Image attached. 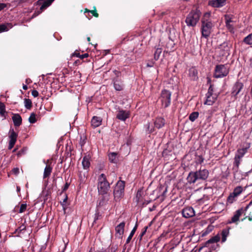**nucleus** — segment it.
Wrapping results in <instances>:
<instances>
[{"instance_id": "51", "label": "nucleus", "mask_w": 252, "mask_h": 252, "mask_svg": "<svg viewBox=\"0 0 252 252\" xmlns=\"http://www.w3.org/2000/svg\"><path fill=\"white\" fill-rule=\"evenodd\" d=\"M89 56L88 54L85 53L82 55H80V56H79V58L81 59H83L84 58H87Z\"/></svg>"}, {"instance_id": "2", "label": "nucleus", "mask_w": 252, "mask_h": 252, "mask_svg": "<svg viewBox=\"0 0 252 252\" xmlns=\"http://www.w3.org/2000/svg\"><path fill=\"white\" fill-rule=\"evenodd\" d=\"M201 16V12L197 9L192 10L187 15L185 23L188 27H195Z\"/></svg>"}, {"instance_id": "40", "label": "nucleus", "mask_w": 252, "mask_h": 252, "mask_svg": "<svg viewBox=\"0 0 252 252\" xmlns=\"http://www.w3.org/2000/svg\"><path fill=\"white\" fill-rule=\"evenodd\" d=\"M235 197L236 196L233 193L230 194L227 198L228 202L230 203H233Z\"/></svg>"}, {"instance_id": "54", "label": "nucleus", "mask_w": 252, "mask_h": 252, "mask_svg": "<svg viewBox=\"0 0 252 252\" xmlns=\"http://www.w3.org/2000/svg\"><path fill=\"white\" fill-rule=\"evenodd\" d=\"M69 183L66 182L63 188V190L65 191L66 189H67L69 186Z\"/></svg>"}, {"instance_id": "6", "label": "nucleus", "mask_w": 252, "mask_h": 252, "mask_svg": "<svg viewBox=\"0 0 252 252\" xmlns=\"http://www.w3.org/2000/svg\"><path fill=\"white\" fill-rule=\"evenodd\" d=\"M229 70L225 65H217L215 68L214 77L217 78H222L226 76Z\"/></svg>"}, {"instance_id": "21", "label": "nucleus", "mask_w": 252, "mask_h": 252, "mask_svg": "<svg viewBox=\"0 0 252 252\" xmlns=\"http://www.w3.org/2000/svg\"><path fill=\"white\" fill-rule=\"evenodd\" d=\"M102 122V119L100 117L94 116L91 121L92 126L94 127L99 126Z\"/></svg>"}, {"instance_id": "42", "label": "nucleus", "mask_w": 252, "mask_h": 252, "mask_svg": "<svg viewBox=\"0 0 252 252\" xmlns=\"http://www.w3.org/2000/svg\"><path fill=\"white\" fill-rule=\"evenodd\" d=\"M27 208V204H22L20 206V209L19 212L20 213H22L24 212Z\"/></svg>"}, {"instance_id": "9", "label": "nucleus", "mask_w": 252, "mask_h": 252, "mask_svg": "<svg viewBox=\"0 0 252 252\" xmlns=\"http://www.w3.org/2000/svg\"><path fill=\"white\" fill-rule=\"evenodd\" d=\"M225 21V25L227 29L232 33H234L235 30L234 26L232 24L233 22L232 20V16L231 15H225L224 16Z\"/></svg>"}, {"instance_id": "5", "label": "nucleus", "mask_w": 252, "mask_h": 252, "mask_svg": "<svg viewBox=\"0 0 252 252\" xmlns=\"http://www.w3.org/2000/svg\"><path fill=\"white\" fill-rule=\"evenodd\" d=\"M171 95V93L169 91L163 90L161 91L159 99L163 107H167L170 104Z\"/></svg>"}, {"instance_id": "44", "label": "nucleus", "mask_w": 252, "mask_h": 252, "mask_svg": "<svg viewBox=\"0 0 252 252\" xmlns=\"http://www.w3.org/2000/svg\"><path fill=\"white\" fill-rule=\"evenodd\" d=\"M26 229V226L24 224H22L17 229H16V231L17 233H20L22 231L25 230Z\"/></svg>"}, {"instance_id": "32", "label": "nucleus", "mask_w": 252, "mask_h": 252, "mask_svg": "<svg viewBox=\"0 0 252 252\" xmlns=\"http://www.w3.org/2000/svg\"><path fill=\"white\" fill-rule=\"evenodd\" d=\"M243 191V188L241 186H238L235 188L233 190V194L237 197Z\"/></svg>"}, {"instance_id": "15", "label": "nucleus", "mask_w": 252, "mask_h": 252, "mask_svg": "<svg viewBox=\"0 0 252 252\" xmlns=\"http://www.w3.org/2000/svg\"><path fill=\"white\" fill-rule=\"evenodd\" d=\"M129 116V113L128 111L120 110L117 115V118L121 121H125Z\"/></svg>"}, {"instance_id": "36", "label": "nucleus", "mask_w": 252, "mask_h": 252, "mask_svg": "<svg viewBox=\"0 0 252 252\" xmlns=\"http://www.w3.org/2000/svg\"><path fill=\"white\" fill-rule=\"evenodd\" d=\"M162 52V49L160 48H158L156 49L155 54H154V58L156 60H158L159 59V57Z\"/></svg>"}, {"instance_id": "19", "label": "nucleus", "mask_w": 252, "mask_h": 252, "mask_svg": "<svg viewBox=\"0 0 252 252\" xmlns=\"http://www.w3.org/2000/svg\"><path fill=\"white\" fill-rule=\"evenodd\" d=\"M187 180L189 184L194 183L197 180L195 172H191L187 177Z\"/></svg>"}, {"instance_id": "28", "label": "nucleus", "mask_w": 252, "mask_h": 252, "mask_svg": "<svg viewBox=\"0 0 252 252\" xmlns=\"http://www.w3.org/2000/svg\"><path fill=\"white\" fill-rule=\"evenodd\" d=\"M197 75V71L194 68H191L189 69V76L192 79L195 80Z\"/></svg>"}, {"instance_id": "59", "label": "nucleus", "mask_w": 252, "mask_h": 252, "mask_svg": "<svg viewBox=\"0 0 252 252\" xmlns=\"http://www.w3.org/2000/svg\"><path fill=\"white\" fill-rule=\"evenodd\" d=\"M17 191L19 192L20 191V188L19 187H17Z\"/></svg>"}, {"instance_id": "3", "label": "nucleus", "mask_w": 252, "mask_h": 252, "mask_svg": "<svg viewBox=\"0 0 252 252\" xmlns=\"http://www.w3.org/2000/svg\"><path fill=\"white\" fill-rule=\"evenodd\" d=\"M97 189L99 194H105L110 189V184L107 181L105 175L101 174L98 179Z\"/></svg>"}, {"instance_id": "34", "label": "nucleus", "mask_w": 252, "mask_h": 252, "mask_svg": "<svg viewBox=\"0 0 252 252\" xmlns=\"http://www.w3.org/2000/svg\"><path fill=\"white\" fill-rule=\"evenodd\" d=\"M220 240V236L219 234H218L213 237H212L211 239H210L209 240H208L207 243H217L219 242Z\"/></svg>"}, {"instance_id": "22", "label": "nucleus", "mask_w": 252, "mask_h": 252, "mask_svg": "<svg viewBox=\"0 0 252 252\" xmlns=\"http://www.w3.org/2000/svg\"><path fill=\"white\" fill-rule=\"evenodd\" d=\"M206 97L207 99L204 104L209 105H212L217 99V96L216 94H214L213 95H206Z\"/></svg>"}, {"instance_id": "49", "label": "nucleus", "mask_w": 252, "mask_h": 252, "mask_svg": "<svg viewBox=\"0 0 252 252\" xmlns=\"http://www.w3.org/2000/svg\"><path fill=\"white\" fill-rule=\"evenodd\" d=\"M7 6V4L4 3H0V11L3 9Z\"/></svg>"}, {"instance_id": "30", "label": "nucleus", "mask_w": 252, "mask_h": 252, "mask_svg": "<svg viewBox=\"0 0 252 252\" xmlns=\"http://www.w3.org/2000/svg\"><path fill=\"white\" fill-rule=\"evenodd\" d=\"M137 224H136V225H135V226L133 227V228L131 230L129 235L128 236V238L126 239V244H128L130 242V241H131L133 236L134 235V234L137 229Z\"/></svg>"}, {"instance_id": "12", "label": "nucleus", "mask_w": 252, "mask_h": 252, "mask_svg": "<svg viewBox=\"0 0 252 252\" xmlns=\"http://www.w3.org/2000/svg\"><path fill=\"white\" fill-rule=\"evenodd\" d=\"M125 226V222L123 221L119 224L117 225L115 227L116 236L120 238H122L124 233V228Z\"/></svg>"}, {"instance_id": "25", "label": "nucleus", "mask_w": 252, "mask_h": 252, "mask_svg": "<svg viewBox=\"0 0 252 252\" xmlns=\"http://www.w3.org/2000/svg\"><path fill=\"white\" fill-rule=\"evenodd\" d=\"M247 152V148H243L242 149H239L237 151V153L235 155V157H237L238 158H242L245 154Z\"/></svg>"}, {"instance_id": "58", "label": "nucleus", "mask_w": 252, "mask_h": 252, "mask_svg": "<svg viewBox=\"0 0 252 252\" xmlns=\"http://www.w3.org/2000/svg\"><path fill=\"white\" fill-rule=\"evenodd\" d=\"M94 249L93 248H91L90 250L89 251V252H94Z\"/></svg>"}, {"instance_id": "23", "label": "nucleus", "mask_w": 252, "mask_h": 252, "mask_svg": "<svg viewBox=\"0 0 252 252\" xmlns=\"http://www.w3.org/2000/svg\"><path fill=\"white\" fill-rule=\"evenodd\" d=\"M12 120L15 126H19L22 123V118L19 114H15L12 117Z\"/></svg>"}, {"instance_id": "53", "label": "nucleus", "mask_w": 252, "mask_h": 252, "mask_svg": "<svg viewBox=\"0 0 252 252\" xmlns=\"http://www.w3.org/2000/svg\"><path fill=\"white\" fill-rule=\"evenodd\" d=\"M148 226H145L144 228V230L143 231L141 232V237H142L144 235H145V234L146 233V231H147V229H148Z\"/></svg>"}, {"instance_id": "60", "label": "nucleus", "mask_w": 252, "mask_h": 252, "mask_svg": "<svg viewBox=\"0 0 252 252\" xmlns=\"http://www.w3.org/2000/svg\"><path fill=\"white\" fill-rule=\"evenodd\" d=\"M252 204V201H251V202L249 203V205H248V206L247 207V208H248V207H249V206H250V205H251Z\"/></svg>"}, {"instance_id": "47", "label": "nucleus", "mask_w": 252, "mask_h": 252, "mask_svg": "<svg viewBox=\"0 0 252 252\" xmlns=\"http://www.w3.org/2000/svg\"><path fill=\"white\" fill-rule=\"evenodd\" d=\"M206 95H213V89L211 86H210L208 89V91L207 93L206 94Z\"/></svg>"}, {"instance_id": "27", "label": "nucleus", "mask_w": 252, "mask_h": 252, "mask_svg": "<svg viewBox=\"0 0 252 252\" xmlns=\"http://www.w3.org/2000/svg\"><path fill=\"white\" fill-rule=\"evenodd\" d=\"M229 229L228 228L224 229L221 231V242H224L226 240L227 237L229 235Z\"/></svg>"}, {"instance_id": "45", "label": "nucleus", "mask_w": 252, "mask_h": 252, "mask_svg": "<svg viewBox=\"0 0 252 252\" xmlns=\"http://www.w3.org/2000/svg\"><path fill=\"white\" fill-rule=\"evenodd\" d=\"M12 173L15 174V175H17L19 173V169L18 168H14L11 171Z\"/></svg>"}, {"instance_id": "50", "label": "nucleus", "mask_w": 252, "mask_h": 252, "mask_svg": "<svg viewBox=\"0 0 252 252\" xmlns=\"http://www.w3.org/2000/svg\"><path fill=\"white\" fill-rule=\"evenodd\" d=\"M141 196V192L140 191H138L136 194V201L138 202L139 201V197Z\"/></svg>"}, {"instance_id": "43", "label": "nucleus", "mask_w": 252, "mask_h": 252, "mask_svg": "<svg viewBox=\"0 0 252 252\" xmlns=\"http://www.w3.org/2000/svg\"><path fill=\"white\" fill-rule=\"evenodd\" d=\"M5 112V106L3 103L0 102V114L3 115Z\"/></svg>"}, {"instance_id": "10", "label": "nucleus", "mask_w": 252, "mask_h": 252, "mask_svg": "<svg viewBox=\"0 0 252 252\" xmlns=\"http://www.w3.org/2000/svg\"><path fill=\"white\" fill-rule=\"evenodd\" d=\"M216 52L220 57H227L229 55L228 47L225 44L221 45L217 49Z\"/></svg>"}, {"instance_id": "17", "label": "nucleus", "mask_w": 252, "mask_h": 252, "mask_svg": "<svg viewBox=\"0 0 252 252\" xmlns=\"http://www.w3.org/2000/svg\"><path fill=\"white\" fill-rule=\"evenodd\" d=\"M90 159L91 157L89 155H86L84 157L82 161V164L84 169H87L89 168L90 166Z\"/></svg>"}, {"instance_id": "63", "label": "nucleus", "mask_w": 252, "mask_h": 252, "mask_svg": "<svg viewBox=\"0 0 252 252\" xmlns=\"http://www.w3.org/2000/svg\"><path fill=\"white\" fill-rule=\"evenodd\" d=\"M67 200V197H65V198L64 199L63 202H65Z\"/></svg>"}, {"instance_id": "35", "label": "nucleus", "mask_w": 252, "mask_h": 252, "mask_svg": "<svg viewBox=\"0 0 252 252\" xmlns=\"http://www.w3.org/2000/svg\"><path fill=\"white\" fill-rule=\"evenodd\" d=\"M199 116V113L197 112H194L191 113L189 116V119L191 122H194Z\"/></svg>"}, {"instance_id": "11", "label": "nucleus", "mask_w": 252, "mask_h": 252, "mask_svg": "<svg viewBox=\"0 0 252 252\" xmlns=\"http://www.w3.org/2000/svg\"><path fill=\"white\" fill-rule=\"evenodd\" d=\"M183 216L185 218H189L195 215V212L191 207H187L183 209L182 212Z\"/></svg>"}, {"instance_id": "4", "label": "nucleus", "mask_w": 252, "mask_h": 252, "mask_svg": "<svg viewBox=\"0 0 252 252\" xmlns=\"http://www.w3.org/2000/svg\"><path fill=\"white\" fill-rule=\"evenodd\" d=\"M125 189V182L119 181L117 183L114 189V199L116 201H119L124 196Z\"/></svg>"}, {"instance_id": "55", "label": "nucleus", "mask_w": 252, "mask_h": 252, "mask_svg": "<svg viewBox=\"0 0 252 252\" xmlns=\"http://www.w3.org/2000/svg\"><path fill=\"white\" fill-rule=\"evenodd\" d=\"M212 230V226H209L206 229V233H208Z\"/></svg>"}, {"instance_id": "14", "label": "nucleus", "mask_w": 252, "mask_h": 252, "mask_svg": "<svg viewBox=\"0 0 252 252\" xmlns=\"http://www.w3.org/2000/svg\"><path fill=\"white\" fill-rule=\"evenodd\" d=\"M243 84L240 82H236L232 88V94L236 96L241 91Z\"/></svg>"}, {"instance_id": "26", "label": "nucleus", "mask_w": 252, "mask_h": 252, "mask_svg": "<svg viewBox=\"0 0 252 252\" xmlns=\"http://www.w3.org/2000/svg\"><path fill=\"white\" fill-rule=\"evenodd\" d=\"M114 87L117 91H122L123 89L124 85L122 81L116 80L114 82Z\"/></svg>"}, {"instance_id": "8", "label": "nucleus", "mask_w": 252, "mask_h": 252, "mask_svg": "<svg viewBox=\"0 0 252 252\" xmlns=\"http://www.w3.org/2000/svg\"><path fill=\"white\" fill-rule=\"evenodd\" d=\"M18 135L14 131L13 129H11L9 131V138L10 139L8 145V149L11 150L14 146L17 138Z\"/></svg>"}, {"instance_id": "64", "label": "nucleus", "mask_w": 252, "mask_h": 252, "mask_svg": "<svg viewBox=\"0 0 252 252\" xmlns=\"http://www.w3.org/2000/svg\"><path fill=\"white\" fill-rule=\"evenodd\" d=\"M102 252V251H97V252Z\"/></svg>"}, {"instance_id": "31", "label": "nucleus", "mask_w": 252, "mask_h": 252, "mask_svg": "<svg viewBox=\"0 0 252 252\" xmlns=\"http://www.w3.org/2000/svg\"><path fill=\"white\" fill-rule=\"evenodd\" d=\"M87 179V175L85 173H82V172H80L79 173V180L81 184L84 183L85 182Z\"/></svg>"}, {"instance_id": "29", "label": "nucleus", "mask_w": 252, "mask_h": 252, "mask_svg": "<svg viewBox=\"0 0 252 252\" xmlns=\"http://www.w3.org/2000/svg\"><path fill=\"white\" fill-rule=\"evenodd\" d=\"M12 27L11 24L8 23L6 25H0V32L7 31L9 29Z\"/></svg>"}, {"instance_id": "41", "label": "nucleus", "mask_w": 252, "mask_h": 252, "mask_svg": "<svg viewBox=\"0 0 252 252\" xmlns=\"http://www.w3.org/2000/svg\"><path fill=\"white\" fill-rule=\"evenodd\" d=\"M241 158H237V157L235 156L234 163L235 165V166H236L237 169H238V168H239V165L240 164V162H241Z\"/></svg>"}, {"instance_id": "62", "label": "nucleus", "mask_w": 252, "mask_h": 252, "mask_svg": "<svg viewBox=\"0 0 252 252\" xmlns=\"http://www.w3.org/2000/svg\"><path fill=\"white\" fill-rule=\"evenodd\" d=\"M249 220H251V221L252 220V217H249Z\"/></svg>"}, {"instance_id": "48", "label": "nucleus", "mask_w": 252, "mask_h": 252, "mask_svg": "<svg viewBox=\"0 0 252 252\" xmlns=\"http://www.w3.org/2000/svg\"><path fill=\"white\" fill-rule=\"evenodd\" d=\"M88 11L92 13L93 15L96 17L98 16V14L96 13V10H88Z\"/></svg>"}, {"instance_id": "16", "label": "nucleus", "mask_w": 252, "mask_h": 252, "mask_svg": "<svg viewBox=\"0 0 252 252\" xmlns=\"http://www.w3.org/2000/svg\"><path fill=\"white\" fill-rule=\"evenodd\" d=\"M225 3V0H211L209 1V5L214 7L223 6Z\"/></svg>"}, {"instance_id": "24", "label": "nucleus", "mask_w": 252, "mask_h": 252, "mask_svg": "<svg viewBox=\"0 0 252 252\" xmlns=\"http://www.w3.org/2000/svg\"><path fill=\"white\" fill-rule=\"evenodd\" d=\"M52 171V167L50 165H47L44 170L43 179L49 177Z\"/></svg>"}, {"instance_id": "13", "label": "nucleus", "mask_w": 252, "mask_h": 252, "mask_svg": "<svg viewBox=\"0 0 252 252\" xmlns=\"http://www.w3.org/2000/svg\"><path fill=\"white\" fill-rule=\"evenodd\" d=\"M198 180H206L209 175V172L207 169H200L195 172Z\"/></svg>"}, {"instance_id": "37", "label": "nucleus", "mask_w": 252, "mask_h": 252, "mask_svg": "<svg viewBox=\"0 0 252 252\" xmlns=\"http://www.w3.org/2000/svg\"><path fill=\"white\" fill-rule=\"evenodd\" d=\"M117 154L115 153H112L109 155V158L111 162H116Z\"/></svg>"}, {"instance_id": "39", "label": "nucleus", "mask_w": 252, "mask_h": 252, "mask_svg": "<svg viewBox=\"0 0 252 252\" xmlns=\"http://www.w3.org/2000/svg\"><path fill=\"white\" fill-rule=\"evenodd\" d=\"M29 121L30 123L31 124H33L36 122V115L34 113H32L31 114V115L29 118Z\"/></svg>"}, {"instance_id": "46", "label": "nucleus", "mask_w": 252, "mask_h": 252, "mask_svg": "<svg viewBox=\"0 0 252 252\" xmlns=\"http://www.w3.org/2000/svg\"><path fill=\"white\" fill-rule=\"evenodd\" d=\"M32 94L34 97H36L38 96V92L36 90H33L32 92Z\"/></svg>"}, {"instance_id": "7", "label": "nucleus", "mask_w": 252, "mask_h": 252, "mask_svg": "<svg viewBox=\"0 0 252 252\" xmlns=\"http://www.w3.org/2000/svg\"><path fill=\"white\" fill-rule=\"evenodd\" d=\"M54 0H38L37 1V4L41 5L40 8V11H35L32 16V18L35 17L39 15L41 11L50 6Z\"/></svg>"}, {"instance_id": "33", "label": "nucleus", "mask_w": 252, "mask_h": 252, "mask_svg": "<svg viewBox=\"0 0 252 252\" xmlns=\"http://www.w3.org/2000/svg\"><path fill=\"white\" fill-rule=\"evenodd\" d=\"M243 41L248 45L252 44V33L245 37Z\"/></svg>"}, {"instance_id": "20", "label": "nucleus", "mask_w": 252, "mask_h": 252, "mask_svg": "<svg viewBox=\"0 0 252 252\" xmlns=\"http://www.w3.org/2000/svg\"><path fill=\"white\" fill-rule=\"evenodd\" d=\"M155 126L157 128L159 129L163 126L165 125V120L163 118L158 117L157 118L155 123Z\"/></svg>"}, {"instance_id": "52", "label": "nucleus", "mask_w": 252, "mask_h": 252, "mask_svg": "<svg viewBox=\"0 0 252 252\" xmlns=\"http://www.w3.org/2000/svg\"><path fill=\"white\" fill-rule=\"evenodd\" d=\"M147 130L150 132L152 133L154 131V129L153 128H150V124H147Z\"/></svg>"}, {"instance_id": "57", "label": "nucleus", "mask_w": 252, "mask_h": 252, "mask_svg": "<svg viewBox=\"0 0 252 252\" xmlns=\"http://www.w3.org/2000/svg\"><path fill=\"white\" fill-rule=\"evenodd\" d=\"M23 89L25 90H26L28 89V87L27 85H24L23 86Z\"/></svg>"}, {"instance_id": "38", "label": "nucleus", "mask_w": 252, "mask_h": 252, "mask_svg": "<svg viewBox=\"0 0 252 252\" xmlns=\"http://www.w3.org/2000/svg\"><path fill=\"white\" fill-rule=\"evenodd\" d=\"M25 106L27 109H30L32 107V101L29 99H25L24 100Z\"/></svg>"}, {"instance_id": "18", "label": "nucleus", "mask_w": 252, "mask_h": 252, "mask_svg": "<svg viewBox=\"0 0 252 252\" xmlns=\"http://www.w3.org/2000/svg\"><path fill=\"white\" fill-rule=\"evenodd\" d=\"M243 212V209H240L237 210L233 216L231 218V220L229 222V223H234L239 220L240 217L241 216Z\"/></svg>"}, {"instance_id": "56", "label": "nucleus", "mask_w": 252, "mask_h": 252, "mask_svg": "<svg viewBox=\"0 0 252 252\" xmlns=\"http://www.w3.org/2000/svg\"><path fill=\"white\" fill-rule=\"evenodd\" d=\"M72 56H75L79 58V56H80V54L79 53L75 52L72 54Z\"/></svg>"}, {"instance_id": "1", "label": "nucleus", "mask_w": 252, "mask_h": 252, "mask_svg": "<svg viewBox=\"0 0 252 252\" xmlns=\"http://www.w3.org/2000/svg\"><path fill=\"white\" fill-rule=\"evenodd\" d=\"M210 14L206 13L204 15V17L201 21V34L202 36L205 38H208L210 36L214 26L213 23L211 21L206 19V18H208Z\"/></svg>"}, {"instance_id": "61", "label": "nucleus", "mask_w": 252, "mask_h": 252, "mask_svg": "<svg viewBox=\"0 0 252 252\" xmlns=\"http://www.w3.org/2000/svg\"><path fill=\"white\" fill-rule=\"evenodd\" d=\"M87 40H88V41H90V40H91L90 37H88L87 38Z\"/></svg>"}]
</instances>
